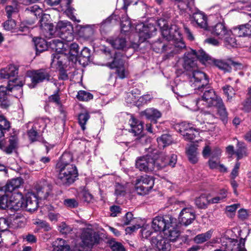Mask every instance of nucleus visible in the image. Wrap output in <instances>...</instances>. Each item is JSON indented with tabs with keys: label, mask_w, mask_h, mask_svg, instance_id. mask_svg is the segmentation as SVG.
<instances>
[{
	"label": "nucleus",
	"mask_w": 251,
	"mask_h": 251,
	"mask_svg": "<svg viewBox=\"0 0 251 251\" xmlns=\"http://www.w3.org/2000/svg\"><path fill=\"white\" fill-rule=\"evenodd\" d=\"M55 32L61 39H53L49 43L50 48L55 51L53 62L61 64L63 59L65 58L76 60L78 45L72 42L74 39V35L71 23L67 21L58 22Z\"/></svg>",
	"instance_id": "obj_1"
},
{
	"label": "nucleus",
	"mask_w": 251,
	"mask_h": 251,
	"mask_svg": "<svg viewBox=\"0 0 251 251\" xmlns=\"http://www.w3.org/2000/svg\"><path fill=\"white\" fill-rule=\"evenodd\" d=\"M197 59L202 62L211 60L210 57L202 50L197 51L191 50L185 53L182 58L180 59L178 65L182 66L184 70L187 72L188 82L192 88H200L209 83L208 78L206 74L198 69Z\"/></svg>",
	"instance_id": "obj_2"
},
{
	"label": "nucleus",
	"mask_w": 251,
	"mask_h": 251,
	"mask_svg": "<svg viewBox=\"0 0 251 251\" xmlns=\"http://www.w3.org/2000/svg\"><path fill=\"white\" fill-rule=\"evenodd\" d=\"M37 195L33 193H28L25 196V200L20 193H14L7 199L3 196L2 199L3 202L1 206L18 211L20 209H25L27 211L33 212L38 206V198L46 199L49 196L50 188L48 184L44 182L43 184H38L36 186Z\"/></svg>",
	"instance_id": "obj_3"
},
{
	"label": "nucleus",
	"mask_w": 251,
	"mask_h": 251,
	"mask_svg": "<svg viewBox=\"0 0 251 251\" xmlns=\"http://www.w3.org/2000/svg\"><path fill=\"white\" fill-rule=\"evenodd\" d=\"M158 24L163 37L168 42L163 45L156 42L153 46V50L157 52H164V59H170L175 54L179 53L185 47V45L182 41V35L177 25H172L169 28L164 21H159Z\"/></svg>",
	"instance_id": "obj_4"
},
{
	"label": "nucleus",
	"mask_w": 251,
	"mask_h": 251,
	"mask_svg": "<svg viewBox=\"0 0 251 251\" xmlns=\"http://www.w3.org/2000/svg\"><path fill=\"white\" fill-rule=\"evenodd\" d=\"M73 156L69 153L62 154L56 167L58 172L57 183L60 185L69 186L73 184L78 177L76 166L71 164Z\"/></svg>",
	"instance_id": "obj_5"
},
{
	"label": "nucleus",
	"mask_w": 251,
	"mask_h": 251,
	"mask_svg": "<svg viewBox=\"0 0 251 251\" xmlns=\"http://www.w3.org/2000/svg\"><path fill=\"white\" fill-rule=\"evenodd\" d=\"M176 220L170 215L157 216L152 220L151 227L155 232L163 231L171 241H175L180 235Z\"/></svg>",
	"instance_id": "obj_6"
},
{
	"label": "nucleus",
	"mask_w": 251,
	"mask_h": 251,
	"mask_svg": "<svg viewBox=\"0 0 251 251\" xmlns=\"http://www.w3.org/2000/svg\"><path fill=\"white\" fill-rule=\"evenodd\" d=\"M206 84L200 88H192L194 90L202 92V95L200 98L199 103L201 106H203V109L205 108H212L214 106L221 102L222 99L218 96L214 90L207 85Z\"/></svg>",
	"instance_id": "obj_7"
},
{
	"label": "nucleus",
	"mask_w": 251,
	"mask_h": 251,
	"mask_svg": "<svg viewBox=\"0 0 251 251\" xmlns=\"http://www.w3.org/2000/svg\"><path fill=\"white\" fill-rule=\"evenodd\" d=\"M209 30L211 33L224 41L226 47H234L236 45V40L232 35L231 31L228 30L223 23H218L210 27Z\"/></svg>",
	"instance_id": "obj_8"
},
{
	"label": "nucleus",
	"mask_w": 251,
	"mask_h": 251,
	"mask_svg": "<svg viewBox=\"0 0 251 251\" xmlns=\"http://www.w3.org/2000/svg\"><path fill=\"white\" fill-rule=\"evenodd\" d=\"M160 159H157V157H152L151 155L148 154L145 156L138 158L136 162V167L141 171L145 172L153 170H159L165 165V163L160 164Z\"/></svg>",
	"instance_id": "obj_9"
},
{
	"label": "nucleus",
	"mask_w": 251,
	"mask_h": 251,
	"mask_svg": "<svg viewBox=\"0 0 251 251\" xmlns=\"http://www.w3.org/2000/svg\"><path fill=\"white\" fill-rule=\"evenodd\" d=\"M24 82L19 79H15L13 80H10L7 87L2 86H0V103L2 106L6 107L8 106V103L7 101V95L10 92L18 91L19 94L16 97L21 96L23 93L22 86Z\"/></svg>",
	"instance_id": "obj_10"
},
{
	"label": "nucleus",
	"mask_w": 251,
	"mask_h": 251,
	"mask_svg": "<svg viewBox=\"0 0 251 251\" xmlns=\"http://www.w3.org/2000/svg\"><path fill=\"white\" fill-rule=\"evenodd\" d=\"M51 126L50 119L48 118H39L35 121L31 128L27 131V136L31 142L40 141V134L45 128Z\"/></svg>",
	"instance_id": "obj_11"
},
{
	"label": "nucleus",
	"mask_w": 251,
	"mask_h": 251,
	"mask_svg": "<svg viewBox=\"0 0 251 251\" xmlns=\"http://www.w3.org/2000/svg\"><path fill=\"white\" fill-rule=\"evenodd\" d=\"M25 11L27 13L33 14L36 18L38 17L41 18L39 21L40 27L45 30H49L50 33L52 34L53 25L52 24L47 22L49 15L45 14H43V10L38 5L29 6L25 9Z\"/></svg>",
	"instance_id": "obj_12"
},
{
	"label": "nucleus",
	"mask_w": 251,
	"mask_h": 251,
	"mask_svg": "<svg viewBox=\"0 0 251 251\" xmlns=\"http://www.w3.org/2000/svg\"><path fill=\"white\" fill-rule=\"evenodd\" d=\"M154 185L153 177L148 175L141 176L135 181V189L140 195H145L150 192Z\"/></svg>",
	"instance_id": "obj_13"
},
{
	"label": "nucleus",
	"mask_w": 251,
	"mask_h": 251,
	"mask_svg": "<svg viewBox=\"0 0 251 251\" xmlns=\"http://www.w3.org/2000/svg\"><path fill=\"white\" fill-rule=\"evenodd\" d=\"M81 242L79 244L82 251H87L92 248L93 245L98 243L100 237L98 235L89 228L84 229L80 237Z\"/></svg>",
	"instance_id": "obj_14"
},
{
	"label": "nucleus",
	"mask_w": 251,
	"mask_h": 251,
	"mask_svg": "<svg viewBox=\"0 0 251 251\" xmlns=\"http://www.w3.org/2000/svg\"><path fill=\"white\" fill-rule=\"evenodd\" d=\"M50 77V75L49 70L42 69L27 71L25 81H26L28 78H30L31 82L28 85L30 88H34L37 83L42 82L44 80H49Z\"/></svg>",
	"instance_id": "obj_15"
},
{
	"label": "nucleus",
	"mask_w": 251,
	"mask_h": 251,
	"mask_svg": "<svg viewBox=\"0 0 251 251\" xmlns=\"http://www.w3.org/2000/svg\"><path fill=\"white\" fill-rule=\"evenodd\" d=\"M106 66L112 69L116 68L117 74L120 78H124L127 75L125 66V57L119 52H115L112 61L107 63Z\"/></svg>",
	"instance_id": "obj_16"
},
{
	"label": "nucleus",
	"mask_w": 251,
	"mask_h": 251,
	"mask_svg": "<svg viewBox=\"0 0 251 251\" xmlns=\"http://www.w3.org/2000/svg\"><path fill=\"white\" fill-rule=\"evenodd\" d=\"M135 30L138 32L139 40L141 42L153 36L156 31L153 25L150 24L145 25L143 23L137 25L135 27Z\"/></svg>",
	"instance_id": "obj_17"
},
{
	"label": "nucleus",
	"mask_w": 251,
	"mask_h": 251,
	"mask_svg": "<svg viewBox=\"0 0 251 251\" xmlns=\"http://www.w3.org/2000/svg\"><path fill=\"white\" fill-rule=\"evenodd\" d=\"M222 245L225 250L230 251H246L244 248L245 239H241L238 243L237 240L222 237Z\"/></svg>",
	"instance_id": "obj_18"
},
{
	"label": "nucleus",
	"mask_w": 251,
	"mask_h": 251,
	"mask_svg": "<svg viewBox=\"0 0 251 251\" xmlns=\"http://www.w3.org/2000/svg\"><path fill=\"white\" fill-rule=\"evenodd\" d=\"M177 129L186 140L192 141L199 134L198 130L186 122L179 123L177 125Z\"/></svg>",
	"instance_id": "obj_19"
},
{
	"label": "nucleus",
	"mask_w": 251,
	"mask_h": 251,
	"mask_svg": "<svg viewBox=\"0 0 251 251\" xmlns=\"http://www.w3.org/2000/svg\"><path fill=\"white\" fill-rule=\"evenodd\" d=\"M171 241L167 236L166 238L163 237L161 233L157 234L156 236L153 235L151 239L152 245H154L159 251H170L171 245L169 241Z\"/></svg>",
	"instance_id": "obj_20"
},
{
	"label": "nucleus",
	"mask_w": 251,
	"mask_h": 251,
	"mask_svg": "<svg viewBox=\"0 0 251 251\" xmlns=\"http://www.w3.org/2000/svg\"><path fill=\"white\" fill-rule=\"evenodd\" d=\"M78 51H79V47H78ZM91 55V50L90 49L86 47H84L83 49L81 50L80 53H79V51H78V54L76 56V60H72L68 58H65L63 59V62L61 64L59 63H54L53 62V64H57L59 66H62L63 64L64 63L65 60L68 59L69 62H72L73 63H75L77 61H78L79 63L82 64L83 66H85L88 64V63L89 61L90 57Z\"/></svg>",
	"instance_id": "obj_21"
},
{
	"label": "nucleus",
	"mask_w": 251,
	"mask_h": 251,
	"mask_svg": "<svg viewBox=\"0 0 251 251\" xmlns=\"http://www.w3.org/2000/svg\"><path fill=\"white\" fill-rule=\"evenodd\" d=\"M179 221L180 224L187 226L191 224L195 219V215L191 207L184 208L179 215Z\"/></svg>",
	"instance_id": "obj_22"
},
{
	"label": "nucleus",
	"mask_w": 251,
	"mask_h": 251,
	"mask_svg": "<svg viewBox=\"0 0 251 251\" xmlns=\"http://www.w3.org/2000/svg\"><path fill=\"white\" fill-rule=\"evenodd\" d=\"M138 219L133 217V214L131 212H127L123 219V222L124 225H131L132 226L127 227L126 231H130L133 232L141 227V225L137 224Z\"/></svg>",
	"instance_id": "obj_23"
},
{
	"label": "nucleus",
	"mask_w": 251,
	"mask_h": 251,
	"mask_svg": "<svg viewBox=\"0 0 251 251\" xmlns=\"http://www.w3.org/2000/svg\"><path fill=\"white\" fill-rule=\"evenodd\" d=\"M142 117H145L146 119L151 121L156 122L157 120L162 116V113L158 109L153 107L148 108L140 112Z\"/></svg>",
	"instance_id": "obj_24"
},
{
	"label": "nucleus",
	"mask_w": 251,
	"mask_h": 251,
	"mask_svg": "<svg viewBox=\"0 0 251 251\" xmlns=\"http://www.w3.org/2000/svg\"><path fill=\"white\" fill-rule=\"evenodd\" d=\"M72 2V0H62L61 1V6L62 8V10L64 11V13L70 19L78 23L80 21L77 20L74 15L75 9L70 5Z\"/></svg>",
	"instance_id": "obj_25"
},
{
	"label": "nucleus",
	"mask_w": 251,
	"mask_h": 251,
	"mask_svg": "<svg viewBox=\"0 0 251 251\" xmlns=\"http://www.w3.org/2000/svg\"><path fill=\"white\" fill-rule=\"evenodd\" d=\"M130 126V131L134 133L135 136H140L143 129V124L133 116H131L129 121Z\"/></svg>",
	"instance_id": "obj_26"
},
{
	"label": "nucleus",
	"mask_w": 251,
	"mask_h": 251,
	"mask_svg": "<svg viewBox=\"0 0 251 251\" xmlns=\"http://www.w3.org/2000/svg\"><path fill=\"white\" fill-rule=\"evenodd\" d=\"M234 32L239 37H246L251 35V21L247 24L240 25L233 29Z\"/></svg>",
	"instance_id": "obj_27"
},
{
	"label": "nucleus",
	"mask_w": 251,
	"mask_h": 251,
	"mask_svg": "<svg viewBox=\"0 0 251 251\" xmlns=\"http://www.w3.org/2000/svg\"><path fill=\"white\" fill-rule=\"evenodd\" d=\"M200 98L196 99L189 96L186 99L185 102L184 103V106L190 109L192 111H196L198 110L203 109V106H201L199 103Z\"/></svg>",
	"instance_id": "obj_28"
},
{
	"label": "nucleus",
	"mask_w": 251,
	"mask_h": 251,
	"mask_svg": "<svg viewBox=\"0 0 251 251\" xmlns=\"http://www.w3.org/2000/svg\"><path fill=\"white\" fill-rule=\"evenodd\" d=\"M192 22H195L198 26L206 29L207 27L206 17L203 13H195L190 18Z\"/></svg>",
	"instance_id": "obj_29"
},
{
	"label": "nucleus",
	"mask_w": 251,
	"mask_h": 251,
	"mask_svg": "<svg viewBox=\"0 0 251 251\" xmlns=\"http://www.w3.org/2000/svg\"><path fill=\"white\" fill-rule=\"evenodd\" d=\"M18 74V70L15 66L9 65L0 70V77L1 79H9Z\"/></svg>",
	"instance_id": "obj_30"
},
{
	"label": "nucleus",
	"mask_w": 251,
	"mask_h": 251,
	"mask_svg": "<svg viewBox=\"0 0 251 251\" xmlns=\"http://www.w3.org/2000/svg\"><path fill=\"white\" fill-rule=\"evenodd\" d=\"M22 183V179L20 177L12 179L8 181L4 187L6 193H11L17 188H18Z\"/></svg>",
	"instance_id": "obj_31"
},
{
	"label": "nucleus",
	"mask_w": 251,
	"mask_h": 251,
	"mask_svg": "<svg viewBox=\"0 0 251 251\" xmlns=\"http://www.w3.org/2000/svg\"><path fill=\"white\" fill-rule=\"evenodd\" d=\"M54 251H71L69 245L66 241L61 238H58L52 244Z\"/></svg>",
	"instance_id": "obj_32"
},
{
	"label": "nucleus",
	"mask_w": 251,
	"mask_h": 251,
	"mask_svg": "<svg viewBox=\"0 0 251 251\" xmlns=\"http://www.w3.org/2000/svg\"><path fill=\"white\" fill-rule=\"evenodd\" d=\"M107 41L114 48L118 50H124L126 46L125 38L119 37L114 39H108Z\"/></svg>",
	"instance_id": "obj_33"
},
{
	"label": "nucleus",
	"mask_w": 251,
	"mask_h": 251,
	"mask_svg": "<svg viewBox=\"0 0 251 251\" xmlns=\"http://www.w3.org/2000/svg\"><path fill=\"white\" fill-rule=\"evenodd\" d=\"M220 103L213 107L216 108L217 109L218 115L219 116L220 119L225 124L227 121V112L222 100H221V102Z\"/></svg>",
	"instance_id": "obj_34"
},
{
	"label": "nucleus",
	"mask_w": 251,
	"mask_h": 251,
	"mask_svg": "<svg viewBox=\"0 0 251 251\" xmlns=\"http://www.w3.org/2000/svg\"><path fill=\"white\" fill-rule=\"evenodd\" d=\"M157 159H160V164L165 163L166 164L163 166L162 169L164 168L167 165H169L172 167H174L176 162L177 158L176 155L175 154H172L170 157L164 156L161 155L158 157H157Z\"/></svg>",
	"instance_id": "obj_35"
},
{
	"label": "nucleus",
	"mask_w": 251,
	"mask_h": 251,
	"mask_svg": "<svg viewBox=\"0 0 251 251\" xmlns=\"http://www.w3.org/2000/svg\"><path fill=\"white\" fill-rule=\"evenodd\" d=\"M133 94H141V91L137 88H133L130 92L126 94L125 100L127 104L134 105L137 106L138 99L136 100Z\"/></svg>",
	"instance_id": "obj_36"
},
{
	"label": "nucleus",
	"mask_w": 251,
	"mask_h": 251,
	"mask_svg": "<svg viewBox=\"0 0 251 251\" xmlns=\"http://www.w3.org/2000/svg\"><path fill=\"white\" fill-rule=\"evenodd\" d=\"M10 127L9 122L3 116H0V145L5 133L8 131Z\"/></svg>",
	"instance_id": "obj_37"
},
{
	"label": "nucleus",
	"mask_w": 251,
	"mask_h": 251,
	"mask_svg": "<svg viewBox=\"0 0 251 251\" xmlns=\"http://www.w3.org/2000/svg\"><path fill=\"white\" fill-rule=\"evenodd\" d=\"M36 50L37 52H41L46 50L48 47V44L46 40L42 38H33Z\"/></svg>",
	"instance_id": "obj_38"
},
{
	"label": "nucleus",
	"mask_w": 251,
	"mask_h": 251,
	"mask_svg": "<svg viewBox=\"0 0 251 251\" xmlns=\"http://www.w3.org/2000/svg\"><path fill=\"white\" fill-rule=\"evenodd\" d=\"M9 144L4 147V151L7 153H11L18 145V137L16 136H11L8 140Z\"/></svg>",
	"instance_id": "obj_39"
},
{
	"label": "nucleus",
	"mask_w": 251,
	"mask_h": 251,
	"mask_svg": "<svg viewBox=\"0 0 251 251\" xmlns=\"http://www.w3.org/2000/svg\"><path fill=\"white\" fill-rule=\"evenodd\" d=\"M213 231L208 230L204 233L199 234L194 238V242L197 244H202L211 238Z\"/></svg>",
	"instance_id": "obj_40"
},
{
	"label": "nucleus",
	"mask_w": 251,
	"mask_h": 251,
	"mask_svg": "<svg viewBox=\"0 0 251 251\" xmlns=\"http://www.w3.org/2000/svg\"><path fill=\"white\" fill-rule=\"evenodd\" d=\"M121 30L124 32H128L132 29L131 21L126 14L123 15L121 19Z\"/></svg>",
	"instance_id": "obj_41"
},
{
	"label": "nucleus",
	"mask_w": 251,
	"mask_h": 251,
	"mask_svg": "<svg viewBox=\"0 0 251 251\" xmlns=\"http://www.w3.org/2000/svg\"><path fill=\"white\" fill-rule=\"evenodd\" d=\"M197 150V147L193 145H191L187 150V154L189 160L193 164L198 161Z\"/></svg>",
	"instance_id": "obj_42"
},
{
	"label": "nucleus",
	"mask_w": 251,
	"mask_h": 251,
	"mask_svg": "<svg viewBox=\"0 0 251 251\" xmlns=\"http://www.w3.org/2000/svg\"><path fill=\"white\" fill-rule=\"evenodd\" d=\"M158 146L160 149L170 145L172 143V138L168 134H163L157 139Z\"/></svg>",
	"instance_id": "obj_43"
},
{
	"label": "nucleus",
	"mask_w": 251,
	"mask_h": 251,
	"mask_svg": "<svg viewBox=\"0 0 251 251\" xmlns=\"http://www.w3.org/2000/svg\"><path fill=\"white\" fill-rule=\"evenodd\" d=\"M90 118L89 113L88 111H85L78 115V123L81 126V129L84 130L86 128L85 126L87 122Z\"/></svg>",
	"instance_id": "obj_44"
},
{
	"label": "nucleus",
	"mask_w": 251,
	"mask_h": 251,
	"mask_svg": "<svg viewBox=\"0 0 251 251\" xmlns=\"http://www.w3.org/2000/svg\"><path fill=\"white\" fill-rule=\"evenodd\" d=\"M55 53H53L52 55V61L51 63V65L52 67H55L57 69H59L60 73L59 78L62 80H66L68 78V75L67 74L66 72L63 69V68L64 66L66 65L67 62L68 61V59L65 60L64 63L63 64L62 66H59L57 64H53V55Z\"/></svg>",
	"instance_id": "obj_45"
},
{
	"label": "nucleus",
	"mask_w": 251,
	"mask_h": 251,
	"mask_svg": "<svg viewBox=\"0 0 251 251\" xmlns=\"http://www.w3.org/2000/svg\"><path fill=\"white\" fill-rule=\"evenodd\" d=\"M95 27L96 25H86L81 27L80 32L83 33L82 36L85 38H88L93 34Z\"/></svg>",
	"instance_id": "obj_46"
},
{
	"label": "nucleus",
	"mask_w": 251,
	"mask_h": 251,
	"mask_svg": "<svg viewBox=\"0 0 251 251\" xmlns=\"http://www.w3.org/2000/svg\"><path fill=\"white\" fill-rule=\"evenodd\" d=\"M237 156V160L242 158L244 156L247 155L246 148L243 143H238L237 144V149L235 152Z\"/></svg>",
	"instance_id": "obj_47"
},
{
	"label": "nucleus",
	"mask_w": 251,
	"mask_h": 251,
	"mask_svg": "<svg viewBox=\"0 0 251 251\" xmlns=\"http://www.w3.org/2000/svg\"><path fill=\"white\" fill-rule=\"evenodd\" d=\"M213 62L214 65L220 69L223 70L225 72H229L231 67L228 64L221 60L213 59Z\"/></svg>",
	"instance_id": "obj_48"
},
{
	"label": "nucleus",
	"mask_w": 251,
	"mask_h": 251,
	"mask_svg": "<svg viewBox=\"0 0 251 251\" xmlns=\"http://www.w3.org/2000/svg\"><path fill=\"white\" fill-rule=\"evenodd\" d=\"M19 10V6L17 4H14L13 5H8L5 8L8 19L11 18V17L18 13Z\"/></svg>",
	"instance_id": "obj_49"
},
{
	"label": "nucleus",
	"mask_w": 251,
	"mask_h": 251,
	"mask_svg": "<svg viewBox=\"0 0 251 251\" xmlns=\"http://www.w3.org/2000/svg\"><path fill=\"white\" fill-rule=\"evenodd\" d=\"M153 98V96L151 93H147L140 97L138 99L137 106L147 104Z\"/></svg>",
	"instance_id": "obj_50"
},
{
	"label": "nucleus",
	"mask_w": 251,
	"mask_h": 251,
	"mask_svg": "<svg viewBox=\"0 0 251 251\" xmlns=\"http://www.w3.org/2000/svg\"><path fill=\"white\" fill-rule=\"evenodd\" d=\"M93 96L89 92H87L85 91H79L77 95V98L82 101H88L92 99Z\"/></svg>",
	"instance_id": "obj_51"
},
{
	"label": "nucleus",
	"mask_w": 251,
	"mask_h": 251,
	"mask_svg": "<svg viewBox=\"0 0 251 251\" xmlns=\"http://www.w3.org/2000/svg\"><path fill=\"white\" fill-rule=\"evenodd\" d=\"M239 206L240 205L239 204H233L227 206L226 208V212L227 215L229 217H232L235 215L236 210L239 207Z\"/></svg>",
	"instance_id": "obj_52"
},
{
	"label": "nucleus",
	"mask_w": 251,
	"mask_h": 251,
	"mask_svg": "<svg viewBox=\"0 0 251 251\" xmlns=\"http://www.w3.org/2000/svg\"><path fill=\"white\" fill-rule=\"evenodd\" d=\"M223 90L228 100L231 99L235 94L234 90L229 85H226L223 87Z\"/></svg>",
	"instance_id": "obj_53"
},
{
	"label": "nucleus",
	"mask_w": 251,
	"mask_h": 251,
	"mask_svg": "<svg viewBox=\"0 0 251 251\" xmlns=\"http://www.w3.org/2000/svg\"><path fill=\"white\" fill-rule=\"evenodd\" d=\"M63 204L67 207L73 208L76 207L78 203L75 199H66L64 200Z\"/></svg>",
	"instance_id": "obj_54"
},
{
	"label": "nucleus",
	"mask_w": 251,
	"mask_h": 251,
	"mask_svg": "<svg viewBox=\"0 0 251 251\" xmlns=\"http://www.w3.org/2000/svg\"><path fill=\"white\" fill-rule=\"evenodd\" d=\"M16 25V24L15 20L11 18L8 19V20L3 24V27L6 30H11L15 27Z\"/></svg>",
	"instance_id": "obj_55"
},
{
	"label": "nucleus",
	"mask_w": 251,
	"mask_h": 251,
	"mask_svg": "<svg viewBox=\"0 0 251 251\" xmlns=\"http://www.w3.org/2000/svg\"><path fill=\"white\" fill-rule=\"evenodd\" d=\"M58 230L62 234H68L70 233L72 228L70 226H68L65 223H61L58 226Z\"/></svg>",
	"instance_id": "obj_56"
},
{
	"label": "nucleus",
	"mask_w": 251,
	"mask_h": 251,
	"mask_svg": "<svg viewBox=\"0 0 251 251\" xmlns=\"http://www.w3.org/2000/svg\"><path fill=\"white\" fill-rule=\"evenodd\" d=\"M110 246L113 251H126L124 247L120 243L112 241L110 243Z\"/></svg>",
	"instance_id": "obj_57"
},
{
	"label": "nucleus",
	"mask_w": 251,
	"mask_h": 251,
	"mask_svg": "<svg viewBox=\"0 0 251 251\" xmlns=\"http://www.w3.org/2000/svg\"><path fill=\"white\" fill-rule=\"evenodd\" d=\"M35 224H36L39 228L44 229L45 231H48L51 229L50 225L46 221L38 220L36 222Z\"/></svg>",
	"instance_id": "obj_58"
},
{
	"label": "nucleus",
	"mask_w": 251,
	"mask_h": 251,
	"mask_svg": "<svg viewBox=\"0 0 251 251\" xmlns=\"http://www.w3.org/2000/svg\"><path fill=\"white\" fill-rule=\"evenodd\" d=\"M8 226V221L4 218H0V231H5Z\"/></svg>",
	"instance_id": "obj_59"
},
{
	"label": "nucleus",
	"mask_w": 251,
	"mask_h": 251,
	"mask_svg": "<svg viewBox=\"0 0 251 251\" xmlns=\"http://www.w3.org/2000/svg\"><path fill=\"white\" fill-rule=\"evenodd\" d=\"M177 7L181 10H185L188 7V0H177Z\"/></svg>",
	"instance_id": "obj_60"
},
{
	"label": "nucleus",
	"mask_w": 251,
	"mask_h": 251,
	"mask_svg": "<svg viewBox=\"0 0 251 251\" xmlns=\"http://www.w3.org/2000/svg\"><path fill=\"white\" fill-rule=\"evenodd\" d=\"M240 166V163L238 161H237L236 163L234 168L232 169V172L231 173V177L232 179H234L238 175V170Z\"/></svg>",
	"instance_id": "obj_61"
},
{
	"label": "nucleus",
	"mask_w": 251,
	"mask_h": 251,
	"mask_svg": "<svg viewBox=\"0 0 251 251\" xmlns=\"http://www.w3.org/2000/svg\"><path fill=\"white\" fill-rule=\"evenodd\" d=\"M219 159L210 158L208 161L209 167L212 169H216L219 167Z\"/></svg>",
	"instance_id": "obj_62"
},
{
	"label": "nucleus",
	"mask_w": 251,
	"mask_h": 251,
	"mask_svg": "<svg viewBox=\"0 0 251 251\" xmlns=\"http://www.w3.org/2000/svg\"><path fill=\"white\" fill-rule=\"evenodd\" d=\"M48 217L50 221L55 223L57 221L60 217V214L57 213L50 212L48 214Z\"/></svg>",
	"instance_id": "obj_63"
},
{
	"label": "nucleus",
	"mask_w": 251,
	"mask_h": 251,
	"mask_svg": "<svg viewBox=\"0 0 251 251\" xmlns=\"http://www.w3.org/2000/svg\"><path fill=\"white\" fill-rule=\"evenodd\" d=\"M49 100L50 102H54L55 104L59 105L60 104V98L58 95L54 94L49 98Z\"/></svg>",
	"instance_id": "obj_64"
}]
</instances>
